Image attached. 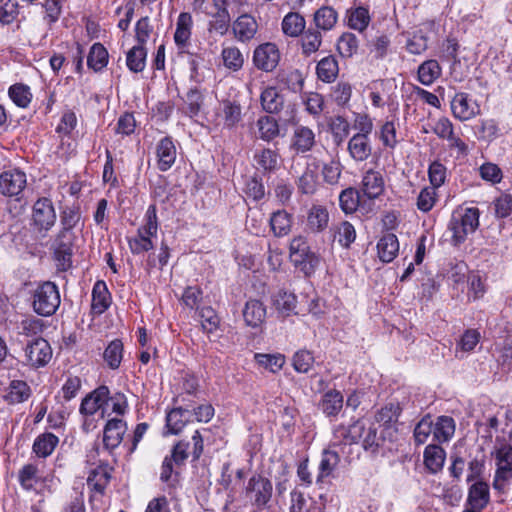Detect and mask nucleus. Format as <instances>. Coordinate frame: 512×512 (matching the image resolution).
Masks as SVG:
<instances>
[{
    "mask_svg": "<svg viewBox=\"0 0 512 512\" xmlns=\"http://www.w3.org/2000/svg\"><path fill=\"white\" fill-rule=\"evenodd\" d=\"M214 2L217 11L208 23V31L223 36L228 32L231 23L227 0H214Z\"/></svg>",
    "mask_w": 512,
    "mask_h": 512,
    "instance_id": "nucleus-15",
    "label": "nucleus"
},
{
    "mask_svg": "<svg viewBox=\"0 0 512 512\" xmlns=\"http://www.w3.org/2000/svg\"><path fill=\"white\" fill-rule=\"evenodd\" d=\"M127 431V424L119 418H112L107 421L103 430V446L106 450L112 451L117 448L123 440Z\"/></svg>",
    "mask_w": 512,
    "mask_h": 512,
    "instance_id": "nucleus-12",
    "label": "nucleus"
},
{
    "mask_svg": "<svg viewBox=\"0 0 512 512\" xmlns=\"http://www.w3.org/2000/svg\"><path fill=\"white\" fill-rule=\"evenodd\" d=\"M347 151L355 162L366 161L372 154L370 138L364 137V134H354L348 141Z\"/></svg>",
    "mask_w": 512,
    "mask_h": 512,
    "instance_id": "nucleus-16",
    "label": "nucleus"
},
{
    "mask_svg": "<svg viewBox=\"0 0 512 512\" xmlns=\"http://www.w3.org/2000/svg\"><path fill=\"white\" fill-rule=\"evenodd\" d=\"M451 111L455 118L467 121L480 113V107L469 94L460 92L451 100Z\"/></svg>",
    "mask_w": 512,
    "mask_h": 512,
    "instance_id": "nucleus-10",
    "label": "nucleus"
},
{
    "mask_svg": "<svg viewBox=\"0 0 512 512\" xmlns=\"http://www.w3.org/2000/svg\"><path fill=\"white\" fill-rule=\"evenodd\" d=\"M315 362L314 355L311 351L301 349L292 357V366L298 373H308L313 368Z\"/></svg>",
    "mask_w": 512,
    "mask_h": 512,
    "instance_id": "nucleus-52",
    "label": "nucleus"
},
{
    "mask_svg": "<svg viewBox=\"0 0 512 512\" xmlns=\"http://www.w3.org/2000/svg\"><path fill=\"white\" fill-rule=\"evenodd\" d=\"M30 386L23 380H11L4 389L3 399L9 405L23 403L31 396Z\"/></svg>",
    "mask_w": 512,
    "mask_h": 512,
    "instance_id": "nucleus-19",
    "label": "nucleus"
},
{
    "mask_svg": "<svg viewBox=\"0 0 512 512\" xmlns=\"http://www.w3.org/2000/svg\"><path fill=\"white\" fill-rule=\"evenodd\" d=\"M273 306L282 317L297 314V298L295 294L286 290H279L272 298Z\"/></svg>",
    "mask_w": 512,
    "mask_h": 512,
    "instance_id": "nucleus-27",
    "label": "nucleus"
},
{
    "mask_svg": "<svg viewBox=\"0 0 512 512\" xmlns=\"http://www.w3.org/2000/svg\"><path fill=\"white\" fill-rule=\"evenodd\" d=\"M371 17L366 7H355L347 10V23L351 29L363 32L370 23Z\"/></svg>",
    "mask_w": 512,
    "mask_h": 512,
    "instance_id": "nucleus-37",
    "label": "nucleus"
},
{
    "mask_svg": "<svg viewBox=\"0 0 512 512\" xmlns=\"http://www.w3.org/2000/svg\"><path fill=\"white\" fill-rule=\"evenodd\" d=\"M176 147L170 137L162 138L156 146L157 166L160 171L169 170L176 160Z\"/></svg>",
    "mask_w": 512,
    "mask_h": 512,
    "instance_id": "nucleus-18",
    "label": "nucleus"
},
{
    "mask_svg": "<svg viewBox=\"0 0 512 512\" xmlns=\"http://www.w3.org/2000/svg\"><path fill=\"white\" fill-rule=\"evenodd\" d=\"M261 105L270 114L279 113L284 105V97L276 87H267L261 93Z\"/></svg>",
    "mask_w": 512,
    "mask_h": 512,
    "instance_id": "nucleus-32",
    "label": "nucleus"
},
{
    "mask_svg": "<svg viewBox=\"0 0 512 512\" xmlns=\"http://www.w3.org/2000/svg\"><path fill=\"white\" fill-rule=\"evenodd\" d=\"M243 318L247 326L260 327L266 319V306L259 300H248L243 309Z\"/></svg>",
    "mask_w": 512,
    "mask_h": 512,
    "instance_id": "nucleus-20",
    "label": "nucleus"
},
{
    "mask_svg": "<svg viewBox=\"0 0 512 512\" xmlns=\"http://www.w3.org/2000/svg\"><path fill=\"white\" fill-rule=\"evenodd\" d=\"M9 97L21 108H26L32 100L29 86L22 83L14 84L9 88Z\"/></svg>",
    "mask_w": 512,
    "mask_h": 512,
    "instance_id": "nucleus-54",
    "label": "nucleus"
},
{
    "mask_svg": "<svg viewBox=\"0 0 512 512\" xmlns=\"http://www.w3.org/2000/svg\"><path fill=\"white\" fill-rule=\"evenodd\" d=\"M365 433V423L357 420L349 426L338 425L333 430L332 445L346 446L358 443Z\"/></svg>",
    "mask_w": 512,
    "mask_h": 512,
    "instance_id": "nucleus-9",
    "label": "nucleus"
},
{
    "mask_svg": "<svg viewBox=\"0 0 512 512\" xmlns=\"http://www.w3.org/2000/svg\"><path fill=\"white\" fill-rule=\"evenodd\" d=\"M442 74V68L437 60L429 59L421 63L417 70L418 80L425 86L432 85Z\"/></svg>",
    "mask_w": 512,
    "mask_h": 512,
    "instance_id": "nucleus-30",
    "label": "nucleus"
},
{
    "mask_svg": "<svg viewBox=\"0 0 512 512\" xmlns=\"http://www.w3.org/2000/svg\"><path fill=\"white\" fill-rule=\"evenodd\" d=\"M26 174L19 169H10L0 174V193L8 197H16L26 187Z\"/></svg>",
    "mask_w": 512,
    "mask_h": 512,
    "instance_id": "nucleus-7",
    "label": "nucleus"
},
{
    "mask_svg": "<svg viewBox=\"0 0 512 512\" xmlns=\"http://www.w3.org/2000/svg\"><path fill=\"white\" fill-rule=\"evenodd\" d=\"M363 195L368 199H376L384 192L385 182L380 171L367 170L362 178Z\"/></svg>",
    "mask_w": 512,
    "mask_h": 512,
    "instance_id": "nucleus-17",
    "label": "nucleus"
},
{
    "mask_svg": "<svg viewBox=\"0 0 512 512\" xmlns=\"http://www.w3.org/2000/svg\"><path fill=\"white\" fill-rule=\"evenodd\" d=\"M55 222L56 212L52 201L46 197L39 198L32 208V230L41 237H46Z\"/></svg>",
    "mask_w": 512,
    "mask_h": 512,
    "instance_id": "nucleus-4",
    "label": "nucleus"
},
{
    "mask_svg": "<svg viewBox=\"0 0 512 512\" xmlns=\"http://www.w3.org/2000/svg\"><path fill=\"white\" fill-rule=\"evenodd\" d=\"M445 461V451L436 444L428 445L424 451V463L432 472L436 473L442 469Z\"/></svg>",
    "mask_w": 512,
    "mask_h": 512,
    "instance_id": "nucleus-38",
    "label": "nucleus"
},
{
    "mask_svg": "<svg viewBox=\"0 0 512 512\" xmlns=\"http://www.w3.org/2000/svg\"><path fill=\"white\" fill-rule=\"evenodd\" d=\"M305 28V19L298 13H288L282 21V30L284 34L296 37L303 32Z\"/></svg>",
    "mask_w": 512,
    "mask_h": 512,
    "instance_id": "nucleus-47",
    "label": "nucleus"
},
{
    "mask_svg": "<svg viewBox=\"0 0 512 512\" xmlns=\"http://www.w3.org/2000/svg\"><path fill=\"white\" fill-rule=\"evenodd\" d=\"M232 28L235 37L241 42H246L255 36L258 24L254 17L243 14L234 21Z\"/></svg>",
    "mask_w": 512,
    "mask_h": 512,
    "instance_id": "nucleus-22",
    "label": "nucleus"
},
{
    "mask_svg": "<svg viewBox=\"0 0 512 512\" xmlns=\"http://www.w3.org/2000/svg\"><path fill=\"white\" fill-rule=\"evenodd\" d=\"M222 59L224 66L233 71H238L242 68L244 58L242 53L237 47H226L222 50Z\"/></svg>",
    "mask_w": 512,
    "mask_h": 512,
    "instance_id": "nucleus-57",
    "label": "nucleus"
},
{
    "mask_svg": "<svg viewBox=\"0 0 512 512\" xmlns=\"http://www.w3.org/2000/svg\"><path fill=\"white\" fill-rule=\"evenodd\" d=\"M192 411L184 408L172 409L166 417V427L171 434H178L185 425L191 420Z\"/></svg>",
    "mask_w": 512,
    "mask_h": 512,
    "instance_id": "nucleus-29",
    "label": "nucleus"
},
{
    "mask_svg": "<svg viewBox=\"0 0 512 512\" xmlns=\"http://www.w3.org/2000/svg\"><path fill=\"white\" fill-rule=\"evenodd\" d=\"M332 230L334 231V240L345 249L350 248L351 244L356 239V230L348 221L340 222L335 225Z\"/></svg>",
    "mask_w": 512,
    "mask_h": 512,
    "instance_id": "nucleus-40",
    "label": "nucleus"
},
{
    "mask_svg": "<svg viewBox=\"0 0 512 512\" xmlns=\"http://www.w3.org/2000/svg\"><path fill=\"white\" fill-rule=\"evenodd\" d=\"M490 500L489 486L484 481H477L469 487L467 505L476 509H484Z\"/></svg>",
    "mask_w": 512,
    "mask_h": 512,
    "instance_id": "nucleus-25",
    "label": "nucleus"
},
{
    "mask_svg": "<svg viewBox=\"0 0 512 512\" xmlns=\"http://www.w3.org/2000/svg\"><path fill=\"white\" fill-rule=\"evenodd\" d=\"M329 223V212L321 205H313L307 213V228L312 233H321Z\"/></svg>",
    "mask_w": 512,
    "mask_h": 512,
    "instance_id": "nucleus-28",
    "label": "nucleus"
},
{
    "mask_svg": "<svg viewBox=\"0 0 512 512\" xmlns=\"http://www.w3.org/2000/svg\"><path fill=\"white\" fill-rule=\"evenodd\" d=\"M340 462V456L332 450H324L318 467L316 483H321L332 474Z\"/></svg>",
    "mask_w": 512,
    "mask_h": 512,
    "instance_id": "nucleus-35",
    "label": "nucleus"
},
{
    "mask_svg": "<svg viewBox=\"0 0 512 512\" xmlns=\"http://www.w3.org/2000/svg\"><path fill=\"white\" fill-rule=\"evenodd\" d=\"M59 443V438L53 433L46 432L40 434L34 440L32 450L40 458L50 456Z\"/></svg>",
    "mask_w": 512,
    "mask_h": 512,
    "instance_id": "nucleus-31",
    "label": "nucleus"
},
{
    "mask_svg": "<svg viewBox=\"0 0 512 512\" xmlns=\"http://www.w3.org/2000/svg\"><path fill=\"white\" fill-rule=\"evenodd\" d=\"M344 398L336 389L328 390L321 398L319 408L327 417H336L343 408Z\"/></svg>",
    "mask_w": 512,
    "mask_h": 512,
    "instance_id": "nucleus-24",
    "label": "nucleus"
},
{
    "mask_svg": "<svg viewBox=\"0 0 512 512\" xmlns=\"http://www.w3.org/2000/svg\"><path fill=\"white\" fill-rule=\"evenodd\" d=\"M496 471L493 488L505 492L507 483L512 479V446L503 444L495 450Z\"/></svg>",
    "mask_w": 512,
    "mask_h": 512,
    "instance_id": "nucleus-5",
    "label": "nucleus"
},
{
    "mask_svg": "<svg viewBox=\"0 0 512 512\" xmlns=\"http://www.w3.org/2000/svg\"><path fill=\"white\" fill-rule=\"evenodd\" d=\"M110 478L111 475L106 468L98 467L89 474L87 484L92 490L103 494Z\"/></svg>",
    "mask_w": 512,
    "mask_h": 512,
    "instance_id": "nucleus-48",
    "label": "nucleus"
},
{
    "mask_svg": "<svg viewBox=\"0 0 512 512\" xmlns=\"http://www.w3.org/2000/svg\"><path fill=\"white\" fill-rule=\"evenodd\" d=\"M316 145L314 131L304 125H296L290 140V149L296 154H304Z\"/></svg>",
    "mask_w": 512,
    "mask_h": 512,
    "instance_id": "nucleus-11",
    "label": "nucleus"
},
{
    "mask_svg": "<svg viewBox=\"0 0 512 512\" xmlns=\"http://www.w3.org/2000/svg\"><path fill=\"white\" fill-rule=\"evenodd\" d=\"M193 27V19L190 13L182 12L179 14L174 33V42L179 50V54H190L186 48L190 42Z\"/></svg>",
    "mask_w": 512,
    "mask_h": 512,
    "instance_id": "nucleus-13",
    "label": "nucleus"
},
{
    "mask_svg": "<svg viewBox=\"0 0 512 512\" xmlns=\"http://www.w3.org/2000/svg\"><path fill=\"white\" fill-rule=\"evenodd\" d=\"M257 364L269 370L272 373L278 372L285 363V357L281 354H255Z\"/></svg>",
    "mask_w": 512,
    "mask_h": 512,
    "instance_id": "nucleus-59",
    "label": "nucleus"
},
{
    "mask_svg": "<svg viewBox=\"0 0 512 512\" xmlns=\"http://www.w3.org/2000/svg\"><path fill=\"white\" fill-rule=\"evenodd\" d=\"M103 358L109 368L117 369L123 358V343L115 339L109 343L103 353Z\"/></svg>",
    "mask_w": 512,
    "mask_h": 512,
    "instance_id": "nucleus-49",
    "label": "nucleus"
},
{
    "mask_svg": "<svg viewBox=\"0 0 512 512\" xmlns=\"http://www.w3.org/2000/svg\"><path fill=\"white\" fill-rule=\"evenodd\" d=\"M322 43V35L318 30L308 29L302 36L303 53L310 55L316 52Z\"/></svg>",
    "mask_w": 512,
    "mask_h": 512,
    "instance_id": "nucleus-62",
    "label": "nucleus"
},
{
    "mask_svg": "<svg viewBox=\"0 0 512 512\" xmlns=\"http://www.w3.org/2000/svg\"><path fill=\"white\" fill-rule=\"evenodd\" d=\"M270 227L276 237L287 235L292 227V215L285 210H277L270 217Z\"/></svg>",
    "mask_w": 512,
    "mask_h": 512,
    "instance_id": "nucleus-34",
    "label": "nucleus"
},
{
    "mask_svg": "<svg viewBox=\"0 0 512 512\" xmlns=\"http://www.w3.org/2000/svg\"><path fill=\"white\" fill-rule=\"evenodd\" d=\"M338 14L330 6H323L314 13V23L318 29L323 31L331 30L337 23Z\"/></svg>",
    "mask_w": 512,
    "mask_h": 512,
    "instance_id": "nucleus-43",
    "label": "nucleus"
},
{
    "mask_svg": "<svg viewBox=\"0 0 512 512\" xmlns=\"http://www.w3.org/2000/svg\"><path fill=\"white\" fill-rule=\"evenodd\" d=\"M399 252V241L395 234H384L377 243V253L383 263L392 262Z\"/></svg>",
    "mask_w": 512,
    "mask_h": 512,
    "instance_id": "nucleus-23",
    "label": "nucleus"
},
{
    "mask_svg": "<svg viewBox=\"0 0 512 512\" xmlns=\"http://www.w3.org/2000/svg\"><path fill=\"white\" fill-rule=\"evenodd\" d=\"M359 46L358 38L353 33H343L337 42V50L341 56L349 58L353 56Z\"/></svg>",
    "mask_w": 512,
    "mask_h": 512,
    "instance_id": "nucleus-55",
    "label": "nucleus"
},
{
    "mask_svg": "<svg viewBox=\"0 0 512 512\" xmlns=\"http://www.w3.org/2000/svg\"><path fill=\"white\" fill-rule=\"evenodd\" d=\"M254 160L258 169H262L264 172H271L277 167L278 155L271 149H263L255 154Z\"/></svg>",
    "mask_w": 512,
    "mask_h": 512,
    "instance_id": "nucleus-56",
    "label": "nucleus"
},
{
    "mask_svg": "<svg viewBox=\"0 0 512 512\" xmlns=\"http://www.w3.org/2000/svg\"><path fill=\"white\" fill-rule=\"evenodd\" d=\"M339 204L342 211L351 214L357 210L360 205V194L355 188H347L339 195Z\"/></svg>",
    "mask_w": 512,
    "mask_h": 512,
    "instance_id": "nucleus-51",
    "label": "nucleus"
},
{
    "mask_svg": "<svg viewBox=\"0 0 512 512\" xmlns=\"http://www.w3.org/2000/svg\"><path fill=\"white\" fill-rule=\"evenodd\" d=\"M39 478L38 466L33 463L24 465L18 472L19 484L26 491L33 490Z\"/></svg>",
    "mask_w": 512,
    "mask_h": 512,
    "instance_id": "nucleus-46",
    "label": "nucleus"
},
{
    "mask_svg": "<svg viewBox=\"0 0 512 512\" xmlns=\"http://www.w3.org/2000/svg\"><path fill=\"white\" fill-rule=\"evenodd\" d=\"M360 441L364 450L375 453L382 442V438L378 436L377 428L374 425H369L368 427L365 426V433Z\"/></svg>",
    "mask_w": 512,
    "mask_h": 512,
    "instance_id": "nucleus-64",
    "label": "nucleus"
},
{
    "mask_svg": "<svg viewBox=\"0 0 512 512\" xmlns=\"http://www.w3.org/2000/svg\"><path fill=\"white\" fill-rule=\"evenodd\" d=\"M108 52L101 43H94L87 56V65L95 72L101 71L108 63Z\"/></svg>",
    "mask_w": 512,
    "mask_h": 512,
    "instance_id": "nucleus-42",
    "label": "nucleus"
},
{
    "mask_svg": "<svg viewBox=\"0 0 512 512\" xmlns=\"http://www.w3.org/2000/svg\"><path fill=\"white\" fill-rule=\"evenodd\" d=\"M339 72L338 62L333 56H327L321 59L316 67L318 78L326 83L335 80Z\"/></svg>",
    "mask_w": 512,
    "mask_h": 512,
    "instance_id": "nucleus-39",
    "label": "nucleus"
},
{
    "mask_svg": "<svg viewBox=\"0 0 512 512\" xmlns=\"http://www.w3.org/2000/svg\"><path fill=\"white\" fill-rule=\"evenodd\" d=\"M19 15L17 0H0V22L4 25L13 23Z\"/></svg>",
    "mask_w": 512,
    "mask_h": 512,
    "instance_id": "nucleus-60",
    "label": "nucleus"
},
{
    "mask_svg": "<svg viewBox=\"0 0 512 512\" xmlns=\"http://www.w3.org/2000/svg\"><path fill=\"white\" fill-rule=\"evenodd\" d=\"M406 50L413 55H421L428 49V36L422 29L408 34Z\"/></svg>",
    "mask_w": 512,
    "mask_h": 512,
    "instance_id": "nucleus-44",
    "label": "nucleus"
},
{
    "mask_svg": "<svg viewBox=\"0 0 512 512\" xmlns=\"http://www.w3.org/2000/svg\"><path fill=\"white\" fill-rule=\"evenodd\" d=\"M437 200L436 189L430 186L424 187L417 198V208L422 212H429Z\"/></svg>",
    "mask_w": 512,
    "mask_h": 512,
    "instance_id": "nucleus-63",
    "label": "nucleus"
},
{
    "mask_svg": "<svg viewBox=\"0 0 512 512\" xmlns=\"http://www.w3.org/2000/svg\"><path fill=\"white\" fill-rule=\"evenodd\" d=\"M259 137L264 141H271L279 135V125L270 116H262L257 121Z\"/></svg>",
    "mask_w": 512,
    "mask_h": 512,
    "instance_id": "nucleus-50",
    "label": "nucleus"
},
{
    "mask_svg": "<svg viewBox=\"0 0 512 512\" xmlns=\"http://www.w3.org/2000/svg\"><path fill=\"white\" fill-rule=\"evenodd\" d=\"M44 324L41 319L30 317L23 319L18 325V334L25 337H39L43 331Z\"/></svg>",
    "mask_w": 512,
    "mask_h": 512,
    "instance_id": "nucleus-58",
    "label": "nucleus"
},
{
    "mask_svg": "<svg viewBox=\"0 0 512 512\" xmlns=\"http://www.w3.org/2000/svg\"><path fill=\"white\" fill-rule=\"evenodd\" d=\"M273 495V485L270 479L261 475H252L245 486V497L257 509L268 507Z\"/></svg>",
    "mask_w": 512,
    "mask_h": 512,
    "instance_id": "nucleus-3",
    "label": "nucleus"
},
{
    "mask_svg": "<svg viewBox=\"0 0 512 512\" xmlns=\"http://www.w3.org/2000/svg\"><path fill=\"white\" fill-rule=\"evenodd\" d=\"M401 410L399 403H388L376 412L375 420L378 423L388 426L391 423L397 422Z\"/></svg>",
    "mask_w": 512,
    "mask_h": 512,
    "instance_id": "nucleus-53",
    "label": "nucleus"
},
{
    "mask_svg": "<svg viewBox=\"0 0 512 512\" xmlns=\"http://www.w3.org/2000/svg\"><path fill=\"white\" fill-rule=\"evenodd\" d=\"M155 235L145 233L138 228L135 236L128 238V246L132 254L140 255L154 248L152 237Z\"/></svg>",
    "mask_w": 512,
    "mask_h": 512,
    "instance_id": "nucleus-36",
    "label": "nucleus"
},
{
    "mask_svg": "<svg viewBox=\"0 0 512 512\" xmlns=\"http://www.w3.org/2000/svg\"><path fill=\"white\" fill-rule=\"evenodd\" d=\"M291 262L296 268L303 272L305 276H311L319 265L320 259L319 256L310 249L308 252H305V256H297V254L292 256Z\"/></svg>",
    "mask_w": 512,
    "mask_h": 512,
    "instance_id": "nucleus-41",
    "label": "nucleus"
},
{
    "mask_svg": "<svg viewBox=\"0 0 512 512\" xmlns=\"http://www.w3.org/2000/svg\"><path fill=\"white\" fill-rule=\"evenodd\" d=\"M65 236L57 235L54 241V260L59 271H67L72 266V244L64 241Z\"/></svg>",
    "mask_w": 512,
    "mask_h": 512,
    "instance_id": "nucleus-21",
    "label": "nucleus"
},
{
    "mask_svg": "<svg viewBox=\"0 0 512 512\" xmlns=\"http://www.w3.org/2000/svg\"><path fill=\"white\" fill-rule=\"evenodd\" d=\"M479 216L480 211L476 207L466 208L452 214L448 228L452 232V243L454 246L462 244L469 234L477 230Z\"/></svg>",
    "mask_w": 512,
    "mask_h": 512,
    "instance_id": "nucleus-1",
    "label": "nucleus"
},
{
    "mask_svg": "<svg viewBox=\"0 0 512 512\" xmlns=\"http://www.w3.org/2000/svg\"><path fill=\"white\" fill-rule=\"evenodd\" d=\"M279 60L280 52L274 43H263L254 50L253 63L259 70L272 72L277 67Z\"/></svg>",
    "mask_w": 512,
    "mask_h": 512,
    "instance_id": "nucleus-8",
    "label": "nucleus"
},
{
    "mask_svg": "<svg viewBox=\"0 0 512 512\" xmlns=\"http://www.w3.org/2000/svg\"><path fill=\"white\" fill-rule=\"evenodd\" d=\"M109 388L99 386L88 394L81 402L80 413L84 415H93L99 409H102V417L105 414V402L108 400Z\"/></svg>",
    "mask_w": 512,
    "mask_h": 512,
    "instance_id": "nucleus-14",
    "label": "nucleus"
},
{
    "mask_svg": "<svg viewBox=\"0 0 512 512\" xmlns=\"http://www.w3.org/2000/svg\"><path fill=\"white\" fill-rule=\"evenodd\" d=\"M455 432V421L450 416H439L433 422V438L437 442H446L452 438Z\"/></svg>",
    "mask_w": 512,
    "mask_h": 512,
    "instance_id": "nucleus-33",
    "label": "nucleus"
},
{
    "mask_svg": "<svg viewBox=\"0 0 512 512\" xmlns=\"http://www.w3.org/2000/svg\"><path fill=\"white\" fill-rule=\"evenodd\" d=\"M24 352L26 363L34 368L47 365L52 358V348L42 337H35L28 341Z\"/></svg>",
    "mask_w": 512,
    "mask_h": 512,
    "instance_id": "nucleus-6",
    "label": "nucleus"
},
{
    "mask_svg": "<svg viewBox=\"0 0 512 512\" xmlns=\"http://www.w3.org/2000/svg\"><path fill=\"white\" fill-rule=\"evenodd\" d=\"M111 304V295L104 281H97L92 290L91 311L95 315L104 313Z\"/></svg>",
    "mask_w": 512,
    "mask_h": 512,
    "instance_id": "nucleus-26",
    "label": "nucleus"
},
{
    "mask_svg": "<svg viewBox=\"0 0 512 512\" xmlns=\"http://www.w3.org/2000/svg\"><path fill=\"white\" fill-rule=\"evenodd\" d=\"M147 51L141 45L133 46L127 53L126 64L134 73L142 72L146 65Z\"/></svg>",
    "mask_w": 512,
    "mask_h": 512,
    "instance_id": "nucleus-45",
    "label": "nucleus"
},
{
    "mask_svg": "<svg viewBox=\"0 0 512 512\" xmlns=\"http://www.w3.org/2000/svg\"><path fill=\"white\" fill-rule=\"evenodd\" d=\"M433 435V420L430 415L424 416L414 428V439L418 445L427 442L430 435Z\"/></svg>",
    "mask_w": 512,
    "mask_h": 512,
    "instance_id": "nucleus-61",
    "label": "nucleus"
},
{
    "mask_svg": "<svg viewBox=\"0 0 512 512\" xmlns=\"http://www.w3.org/2000/svg\"><path fill=\"white\" fill-rule=\"evenodd\" d=\"M60 302L59 289L51 281L39 284L33 292V310L40 316L53 315L60 306Z\"/></svg>",
    "mask_w": 512,
    "mask_h": 512,
    "instance_id": "nucleus-2",
    "label": "nucleus"
}]
</instances>
